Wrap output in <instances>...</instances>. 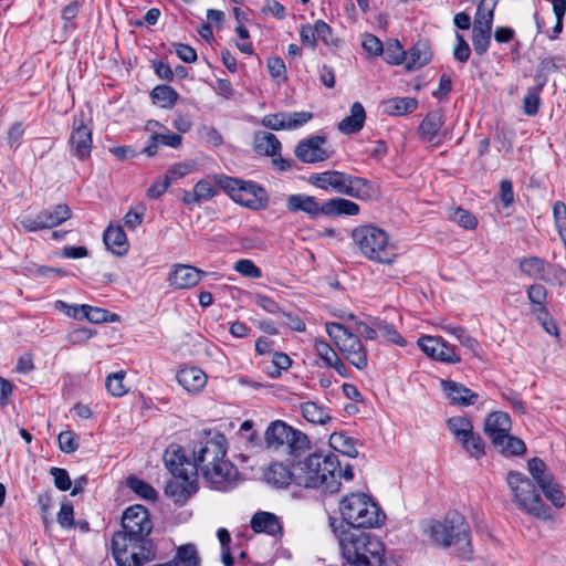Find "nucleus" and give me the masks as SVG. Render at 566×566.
I'll list each match as a JSON object with an SVG mask.
<instances>
[{
	"label": "nucleus",
	"instance_id": "nucleus-1",
	"mask_svg": "<svg viewBox=\"0 0 566 566\" xmlns=\"http://www.w3.org/2000/svg\"><path fill=\"white\" fill-rule=\"evenodd\" d=\"M422 532L438 547H452L461 559H470L473 553L471 528L465 517L458 511L447 513L443 520L424 523Z\"/></svg>",
	"mask_w": 566,
	"mask_h": 566
},
{
	"label": "nucleus",
	"instance_id": "nucleus-2",
	"mask_svg": "<svg viewBox=\"0 0 566 566\" xmlns=\"http://www.w3.org/2000/svg\"><path fill=\"white\" fill-rule=\"evenodd\" d=\"M340 463L333 453H311L293 463V481L304 488L339 490Z\"/></svg>",
	"mask_w": 566,
	"mask_h": 566
},
{
	"label": "nucleus",
	"instance_id": "nucleus-3",
	"mask_svg": "<svg viewBox=\"0 0 566 566\" xmlns=\"http://www.w3.org/2000/svg\"><path fill=\"white\" fill-rule=\"evenodd\" d=\"M338 544L344 559L350 566H382L385 545L380 538L360 530H343Z\"/></svg>",
	"mask_w": 566,
	"mask_h": 566
},
{
	"label": "nucleus",
	"instance_id": "nucleus-4",
	"mask_svg": "<svg viewBox=\"0 0 566 566\" xmlns=\"http://www.w3.org/2000/svg\"><path fill=\"white\" fill-rule=\"evenodd\" d=\"M354 248L364 259L391 265L398 258V247L387 231L371 223L360 224L350 232Z\"/></svg>",
	"mask_w": 566,
	"mask_h": 566
},
{
	"label": "nucleus",
	"instance_id": "nucleus-5",
	"mask_svg": "<svg viewBox=\"0 0 566 566\" xmlns=\"http://www.w3.org/2000/svg\"><path fill=\"white\" fill-rule=\"evenodd\" d=\"M339 512L343 521L352 526L350 530L379 526L385 515L379 506L364 493H352L339 502Z\"/></svg>",
	"mask_w": 566,
	"mask_h": 566
},
{
	"label": "nucleus",
	"instance_id": "nucleus-6",
	"mask_svg": "<svg viewBox=\"0 0 566 566\" xmlns=\"http://www.w3.org/2000/svg\"><path fill=\"white\" fill-rule=\"evenodd\" d=\"M310 182L323 190H332L357 199L369 197L370 184L368 180L337 170H327L313 174Z\"/></svg>",
	"mask_w": 566,
	"mask_h": 566
},
{
	"label": "nucleus",
	"instance_id": "nucleus-7",
	"mask_svg": "<svg viewBox=\"0 0 566 566\" xmlns=\"http://www.w3.org/2000/svg\"><path fill=\"white\" fill-rule=\"evenodd\" d=\"M506 483L513 495L516 506L531 515L539 518H548V507L545 506L533 482L524 474L510 471Z\"/></svg>",
	"mask_w": 566,
	"mask_h": 566
},
{
	"label": "nucleus",
	"instance_id": "nucleus-8",
	"mask_svg": "<svg viewBox=\"0 0 566 566\" xmlns=\"http://www.w3.org/2000/svg\"><path fill=\"white\" fill-rule=\"evenodd\" d=\"M326 333L345 358L356 368L367 367V353L357 335L339 323H326Z\"/></svg>",
	"mask_w": 566,
	"mask_h": 566
},
{
	"label": "nucleus",
	"instance_id": "nucleus-9",
	"mask_svg": "<svg viewBox=\"0 0 566 566\" xmlns=\"http://www.w3.org/2000/svg\"><path fill=\"white\" fill-rule=\"evenodd\" d=\"M220 188L241 206L252 210H261L268 206L269 196L262 187L251 181L224 177L218 180Z\"/></svg>",
	"mask_w": 566,
	"mask_h": 566
},
{
	"label": "nucleus",
	"instance_id": "nucleus-10",
	"mask_svg": "<svg viewBox=\"0 0 566 566\" xmlns=\"http://www.w3.org/2000/svg\"><path fill=\"white\" fill-rule=\"evenodd\" d=\"M164 462L170 473L181 481L182 492L188 491L195 482V465L185 458L181 447L177 444L169 446L164 453ZM179 485L170 482L166 486V493L175 496Z\"/></svg>",
	"mask_w": 566,
	"mask_h": 566
},
{
	"label": "nucleus",
	"instance_id": "nucleus-11",
	"mask_svg": "<svg viewBox=\"0 0 566 566\" xmlns=\"http://www.w3.org/2000/svg\"><path fill=\"white\" fill-rule=\"evenodd\" d=\"M124 547L117 551L115 534L112 538L113 556L118 566H142L155 557L153 543L146 537L127 535Z\"/></svg>",
	"mask_w": 566,
	"mask_h": 566
},
{
	"label": "nucleus",
	"instance_id": "nucleus-12",
	"mask_svg": "<svg viewBox=\"0 0 566 566\" xmlns=\"http://www.w3.org/2000/svg\"><path fill=\"white\" fill-rule=\"evenodd\" d=\"M151 530L153 522L146 507L139 504L127 507L122 517V531L115 533L117 551L124 547L127 535L148 538Z\"/></svg>",
	"mask_w": 566,
	"mask_h": 566
},
{
	"label": "nucleus",
	"instance_id": "nucleus-13",
	"mask_svg": "<svg viewBox=\"0 0 566 566\" xmlns=\"http://www.w3.org/2000/svg\"><path fill=\"white\" fill-rule=\"evenodd\" d=\"M264 438L266 447L273 450L286 446L291 451H298L308 446V439L304 433L281 420H275L269 424Z\"/></svg>",
	"mask_w": 566,
	"mask_h": 566
},
{
	"label": "nucleus",
	"instance_id": "nucleus-14",
	"mask_svg": "<svg viewBox=\"0 0 566 566\" xmlns=\"http://www.w3.org/2000/svg\"><path fill=\"white\" fill-rule=\"evenodd\" d=\"M70 153L80 160L91 156L93 147L92 127L83 112L74 116L69 138Z\"/></svg>",
	"mask_w": 566,
	"mask_h": 566
},
{
	"label": "nucleus",
	"instance_id": "nucleus-15",
	"mask_svg": "<svg viewBox=\"0 0 566 566\" xmlns=\"http://www.w3.org/2000/svg\"><path fill=\"white\" fill-rule=\"evenodd\" d=\"M227 448L223 436H218L207 440L201 447L193 452L195 478L198 472L201 474L203 471L209 470L211 467L217 465L226 458Z\"/></svg>",
	"mask_w": 566,
	"mask_h": 566
},
{
	"label": "nucleus",
	"instance_id": "nucleus-16",
	"mask_svg": "<svg viewBox=\"0 0 566 566\" xmlns=\"http://www.w3.org/2000/svg\"><path fill=\"white\" fill-rule=\"evenodd\" d=\"M71 216L72 210L67 205H57L52 209L39 212L34 217H24L20 222L24 230L32 232L57 227L69 220Z\"/></svg>",
	"mask_w": 566,
	"mask_h": 566
},
{
	"label": "nucleus",
	"instance_id": "nucleus-17",
	"mask_svg": "<svg viewBox=\"0 0 566 566\" xmlns=\"http://www.w3.org/2000/svg\"><path fill=\"white\" fill-rule=\"evenodd\" d=\"M211 489L228 491L234 488L240 474L237 467L226 458L201 474Z\"/></svg>",
	"mask_w": 566,
	"mask_h": 566
},
{
	"label": "nucleus",
	"instance_id": "nucleus-18",
	"mask_svg": "<svg viewBox=\"0 0 566 566\" xmlns=\"http://www.w3.org/2000/svg\"><path fill=\"white\" fill-rule=\"evenodd\" d=\"M417 343L421 350L432 359L447 364H458L461 360L454 347L440 336L423 335Z\"/></svg>",
	"mask_w": 566,
	"mask_h": 566
},
{
	"label": "nucleus",
	"instance_id": "nucleus-19",
	"mask_svg": "<svg viewBox=\"0 0 566 566\" xmlns=\"http://www.w3.org/2000/svg\"><path fill=\"white\" fill-rule=\"evenodd\" d=\"M325 144V137L311 136L297 144L294 154L298 160L305 164L324 161L331 157V153L324 147Z\"/></svg>",
	"mask_w": 566,
	"mask_h": 566
},
{
	"label": "nucleus",
	"instance_id": "nucleus-20",
	"mask_svg": "<svg viewBox=\"0 0 566 566\" xmlns=\"http://www.w3.org/2000/svg\"><path fill=\"white\" fill-rule=\"evenodd\" d=\"M205 276L206 272L192 265L177 264L174 265L168 276V282L178 290L190 289L197 285Z\"/></svg>",
	"mask_w": 566,
	"mask_h": 566
},
{
	"label": "nucleus",
	"instance_id": "nucleus-21",
	"mask_svg": "<svg viewBox=\"0 0 566 566\" xmlns=\"http://www.w3.org/2000/svg\"><path fill=\"white\" fill-rule=\"evenodd\" d=\"M440 386L451 405L468 407L478 400V394L461 382L442 379Z\"/></svg>",
	"mask_w": 566,
	"mask_h": 566
},
{
	"label": "nucleus",
	"instance_id": "nucleus-22",
	"mask_svg": "<svg viewBox=\"0 0 566 566\" xmlns=\"http://www.w3.org/2000/svg\"><path fill=\"white\" fill-rule=\"evenodd\" d=\"M176 379L187 392L196 395L206 387L208 377L199 367L185 366L178 370Z\"/></svg>",
	"mask_w": 566,
	"mask_h": 566
},
{
	"label": "nucleus",
	"instance_id": "nucleus-23",
	"mask_svg": "<svg viewBox=\"0 0 566 566\" xmlns=\"http://www.w3.org/2000/svg\"><path fill=\"white\" fill-rule=\"evenodd\" d=\"M444 124V117L441 112L429 113L419 126L421 139L438 146L441 143V128Z\"/></svg>",
	"mask_w": 566,
	"mask_h": 566
},
{
	"label": "nucleus",
	"instance_id": "nucleus-24",
	"mask_svg": "<svg viewBox=\"0 0 566 566\" xmlns=\"http://www.w3.org/2000/svg\"><path fill=\"white\" fill-rule=\"evenodd\" d=\"M286 208L291 212L302 211L312 218L323 214V205H319L315 197L307 195H291L286 200Z\"/></svg>",
	"mask_w": 566,
	"mask_h": 566
},
{
	"label": "nucleus",
	"instance_id": "nucleus-25",
	"mask_svg": "<svg viewBox=\"0 0 566 566\" xmlns=\"http://www.w3.org/2000/svg\"><path fill=\"white\" fill-rule=\"evenodd\" d=\"M218 193V187L209 178L199 180L192 190L184 191L182 201L186 205H199L212 199Z\"/></svg>",
	"mask_w": 566,
	"mask_h": 566
},
{
	"label": "nucleus",
	"instance_id": "nucleus-26",
	"mask_svg": "<svg viewBox=\"0 0 566 566\" xmlns=\"http://www.w3.org/2000/svg\"><path fill=\"white\" fill-rule=\"evenodd\" d=\"M510 430L511 419L505 412H492L485 420L484 431L485 434L491 439L492 443L495 441H501L500 438L509 433Z\"/></svg>",
	"mask_w": 566,
	"mask_h": 566
},
{
	"label": "nucleus",
	"instance_id": "nucleus-27",
	"mask_svg": "<svg viewBox=\"0 0 566 566\" xmlns=\"http://www.w3.org/2000/svg\"><path fill=\"white\" fill-rule=\"evenodd\" d=\"M105 245L116 255H125L129 250L126 233L120 226H109L103 234Z\"/></svg>",
	"mask_w": 566,
	"mask_h": 566
},
{
	"label": "nucleus",
	"instance_id": "nucleus-28",
	"mask_svg": "<svg viewBox=\"0 0 566 566\" xmlns=\"http://www.w3.org/2000/svg\"><path fill=\"white\" fill-rule=\"evenodd\" d=\"M366 113L359 102H355L350 107V114L338 123V129L343 134L358 133L365 124Z\"/></svg>",
	"mask_w": 566,
	"mask_h": 566
},
{
	"label": "nucleus",
	"instance_id": "nucleus-29",
	"mask_svg": "<svg viewBox=\"0 0 566 566\" xmlns=\"http://www.w3.org/2000/svg\"><path fill=\"white\" fill-rule=\"evenodd\" d=\"M251 528L255 533H266L269 535H276L282 531L277 516L269 512L255 513L251 520Z\"/></svg>",
	"mask_w": 566,
	"mask_h": 566
},
{
	"label": "nucleus",
	"instance_id": "nucleus-30",
	"mask_svg": "<svg viewBox=\"0 0 566 566\" xmlns=\"http://www.w3.org/2000/svg\"><path fill=\"white\" fill-rule=\"evenodd\" d=\"M432 53L426 42H417L406 54L408 70H418L431 61Z\"/></svg>",
	"mask_w": 566,
	"mask_h": 566
},
{
	"label": "nucleus",
	"instance_id": "nucleus-31",
	"mask_svg": "<svg viewBox=\"0 0 566 566\" xmlns=\"http://www.w3.org/2000/svg\"><path fill=\"white\" fill-rule=\"evenodd\" d=\"M359 213V206L344 198H333L323 203L324 216H356Z\"/></svg>",
	"mask_w": 566,
	"mask_h": 566
},
{
	"label": "nucleus",
	"instance_id": "nucleus-32",
	"mask_svg": "<svg viewBox=\"0 0 566 566\" xmlns=\"http://www.w3.org/2000/svg\"><path fill=\"white\" fill-rule=\"evenodd\" d=\"M200 566L201 559L197 547L193 544H185L177 548L175 558L166 564H159L156 566Z\"/></svg>",
	"mask_w": 566,
	"mask_h": 566
},
{
	"label": "nucleus",
	"instance_id": "nucleus-33",
	"mask_svg": "<svg viewBox=\"0 0 566 566\" xmlns=\"http://www.w3.org/2000/svg\"><path fill=\"white\" fill-rule=\"evenodd\" d=\"M254 149L265 156L280 155L281 143L275 135L269 132H260L254 137Z\"/></svg>",
	"mask_w": 566,
	"mask_h": 566
},
{
	"label": "nucleus",
	"instance_id": "nucleus-34",
	"mask_svg": "<svg viewBox=\"0 0 566 566\" xmlns=\"http://www.w3.org/2000/svg\"><path fill=\"white\" fill-rule=\"evenodd\" d=\"M418 106L413 97H394L384 102V111L391 116H402L412 113Z\"/></svg>",
	"mask_w": 566,
	"mask_h": 566
},
{
	"label": "nucleus",
	"instance_id": "nucleus-35",
	"mask_svg": "<svg viewBox=\"0 0 566 566\" xmlns=\"http://www.w3.org/2000/svg\"><path fill=\"white\" fill-rule=\"evenodd\" d=\"M497 0H481L476 8L473 27L492 30Z\"/></svg>",
	"mask_w": 566,
	"mask_h": 566
},
{
	"label": "nucleus",
	"instance_id": "nucleus-36",
	"mask_svg": "<svg viewBox=\"0 0 566 566\" xmlns=\"http://www.w3.org/2000/svg\"><path fill=\"white\" fill-rule=\"evenodd\" d=\"M265 479L273 485L286 486L293 480V465L289 469L282 463H273L269 467Z\"/></svg>",
	"mask_w": 566,
	"mask_h": 566
},
{
	"label": "nucleus",
	"instance_id": "nucleus-37",
	"mask_svg": "<svg viewBox=\"0 0 566 566\" xmlns=\"http://www.w3.org/2000/svg\"><path fill=\"white\" fill-rule=\"evenodd\" d=\"M303 417L312 423L325 424L331 420V415L327 409L313 401H307L301 405Z\"/></svg>",
	"mask_w": 566,
	"mask_h": 566
},
{
	"label": "nucleus",
	"instance_id": "nucleus-38",
	"mask_svg": "<svg viewBox=\"0 0 566 566\" xmlns=\"http://www.w3.org/2000/svg\"><path fill=\"white\" fill-rule=\"evenodd\" d=\"M521 271L530 276L539 280H549L551 275L546 274L547 262L544 260L531 256L525 258L520 263Z\"/></svg>",
	"mask_w": 566,
	"mask_h": 566
},
{
	"label": "nucleus",
	"instance_id": "nucleus-39",
	"mask_svg": "<svg viewBox=\"0 0 566 566\" xmlns=\"http://www.w3.org/2000/svg\"><path fill=\"white\" fill-rule=\"evenodd\" d=\"M440 328L448 333L449 335H452L455 337L460 344L468 349H470L472 353L476 354L480 345L479 342L470 336L465 329L460 325H451V324H441Z\"/></svg>",
	"mask_w": 566,
	"mask_h": 566
},
{
	"label": "nucleus",
	"instance_id": "nucleus-40",
	"mask_svg": "<svg viewBox=\"0 0 566 566\" xmlns=\"http://www.w3.org/2000/svg\"><path fill=\"white\" fill-rule=\"evenodd\" d=\"M501 441L493 442V446L504 455H518L525 452L524 442L509 433L500 438Z\"/></svg>",
	"mask_w": 566,
	"mask_h": 566
},
{
	"label": "nucleus",
	"instance_id": "nucleus-41",
	"mask_svg": "<svg viewBox=\"0 0 566 566\" xmlns=\"http://www.w3.org/2000/svg\"><path fill=\"white\" fill-rule=\"evenodd\" d=\"M150 96L154 103L163 108H171L178 99V93L168 85H157L153 88Z\"/></svg>",
	"mask_w": 566,
	"mask_h": 566
},
{
	"label": "nucleus",
	"instance_id": "nucleus-42",
	"mask_svg": "<svg viewBox=\"0 0 566 566\" xmlns=\"http://www.w3.org/2000/svg\"><path fill=\"white\" fill-rule=\"evenodd\" d=\"M329 446L336 450L348 457H356L357 450L354 443V440L350 437L342 432H334L329 437Z\"/></svg>",
	"mask_w": 566,
	"mask_h": 566
},
{
	"label": "nucleus",
	"instance_id": "nucleus-43",
	"mask_svg": "<svg viewBox=\"0 0 566 566\" xmlns=\"http://www.w3.org/2000/svg\"><path fill=\"white\" fill-rule=\"evenodd\" d=\"M447 426L459 443L473 431L472 422L468 418L461 416L449 418Z\"/></svg>",
	"mask_w": 566,
	"mask_h": 566
},
{
	"label": "nucleus",
	"instance_id": "nucleus-44",
	"mask_svg": "<svg viewBox=\"0 0 566 566\" xmlns=\"http://www.w3.org/2000/svg\"><path fill=\"white\" fill-rule=\"evenodd\" d=\"M527 469L539 488L553 479V475L547 469L546 464L538 458L528 460Z\"/></svg>",
	"mask_w": 566,
	"mask_h": 566
},
{
	"label": "nucleus",
	"instance_id": "nucleus-45",
	"mask_svg": "<svg viewBox=\"0 0 566 566\" xmlns=\"http://www.w3.org/2000/svg\"><path fill=\"white\" fill-rule=\"evenodd\" d=\"M81 313L85 318L95 324L115 322L117 318L115 314H111L104 308L94 307L86 304L81 305Z\"/></svg>",
	"mask_w": 566,
	"mask_h": 566
},
{
	"label": "nucleus",
	"instance_id": "nucleus-46",
	"mask_svg": "<svg viewBox=\"0 0 566 566\" xmlns=\"http://www.w3.org/2000/svg\"><path fill=\"white\" fill-rule=\"evenodd\" d=\"M492 30L482 29L481 27L472 28V44L475 53L480 56L486 53L491 43Z\"/></svg>",
	"mask_w": 566,
	"mask_h": 566
},
{
	"label": "nucleus",
	"instance_id": "nucleus-47",
	"mask_svg": "<svg viewBox=\"0 0 566 566\" xmlns=\"http://www.w3.org/2000/svg\"><path fill=\"white\" fill-rule=\"evenodd\" d=\"M527 297L533 305V313H541L542 308H546L547 291L544 285L535 283L527 289Z\"/></svg>",
	"mask_w": 566,
	"mask_h": 566
},
{
	"label": "nucleus",
	"instance_id": "nucleus-48",
	"mask_svg": "<svg viewBox=\"0 0 566 566\" xmlns=\"http://www.w3.org/2000/svg\"><path fill=\"white\" fill-rule=\"evenodd\" d=\"M449 219L467 230H473L478 226L476 218L460 207L449 210Z\"/></svg>",
	"mask_w": 566,
	"mask_h": 566
},
{
	"label": "nucleus",
	"instance_id": "nucleus-49",
	"mask_svg": "<svg viewBox=\"0 0 566 566\" xmlns=\"http://www.w3.org/2000/svg\"><path fill=\"white\" fill-rule=\"evenodd\" d=\"M125 371L120 370L107 376L105 386L107 391L114 397H123L128 389L124 384Z\"/></svg>",
	"mask_w": 566,
	"mask_h": 566
},
{
	"label": "nucleus",
	"instance_id": "nucleus-50",
	"mask_svg": "<svg viewBox=\"0 0 566 566\" xmlns=\"http://www.w3.org/2000/svg\"><path fill=\"white\" fill-rule=\"evenodd\" d=\"M460 444L473 458L479 459L484 454V442L480 434L472 431Z\"/></svg>",
	"mask_w": 566,
	"mask_h": 566
},
{
	"label": "nucleus",
	"instance_id": "nucleus-51",
	"mask_svg": "<svg viewBox=\"0 0 566 566\" xmlns=\"http://www.w3.org/2000/svg\"><path fill=\"white\" fill-rule=\"evenodd\" d=\"M558 69L557 60L555 57H544L539 61L536 73L535 82L543 88L547 82V74L555 72Z\"/></svg>",
	"mask_w": 566,
	"mask_h": 566
},
{
	"label": "nucleus",
	"instance_id": "nucleus-52",
	"mask_svg": "<svg viewBox=\"0 0 566 566\" xmlns=\"http://www.w3.org/2000/svg\"><path fill=\"white\" fill-rule=\"evenodd\" d=\"M127 486L137 495L145 500L154 501L157 496V492L155 489L148 484L147 482L139 480L137 478H128L127 479Z\"/></svg>",
	"mask_w": 566,
	"mask_h": 566
},
{
	"label": "nucleus",
	"instance_id": "nucleus-53",
	"mask_svg": "<svg viewBox=\"0 0 566 566\" xmlns=\"http://www.w3.org/2000/svg\"><path fill=\"white\" fill-rule=\"evenodd\" d=\"M545 497L552 502L556 507H563L565 505V495L559 489L558 484L554 481V478L548 483L541 486Z\"/></svg>",
	"mask_w": 566,
	"mask_h": 566
},
{
	"label": "nucleus",
	"instance_id": "nucleus-54",
	"mask_svg": "<svg viewBox=\"0 0 566 566\" xmlns=\"http://www.w3.org/2000/svg\"><path fill=\"white\" fill-rule=\"evenodd\" d=\"M542 88H539V85H536V87L531 88L527 94L523 98V111L528 116H534L538 112L539 107V93Z\"/></svg>",
	"mask_w": 566,
	"mask_h": 566
},
{
	"label": "nucleus",
	"instance_id": "nucleus-55",
	"mask_svg": "<svg viewBox=\"0 0 566 566\" xmlns=\"http://www.w3.org/2000/svg\"><path fill=\"white\" fill-rule=\"evenodd\" d=\"M313 117V114L310 112H293L285 113L284 112V120H285V129L292 130L297 129L310 122Z\"/></svg>",
	"mask_w": 566,
	"mask_h": 566
},
{
	"label": "nucleus",
	"instance_id": "nucleus-56",
	"mask_svg": "<svg viewBox=\"0 0 566 566\" xmlns=\"http://www.w3.org/2000/svg\"><path fill=\"white\" fill-rule=\"evenodd\" d=\"M233 269L240 273L241 275L250 279H259L262 276V272L259 266H256L251 260L249 259H241L238 260Z\"/></svg>",
	"mask_w": 566,
	"mask_h": 566
},
{
	"label": "nucleus",
	"instance_id": "nucleus-57",
	"mask_svg": "<svg viewBox=\"0 0 566 566\" xmlns=\"http://www.w3.org/2000/svg\"><path fill=\"white\" fill-rule=\"evenodd\" d=\"M314 348L326 367L332 365V361L338 356L331 345L323 339L316 338L314 342Z\"/></svg>",
	"mask_w": 566,
	"mask_h": 566
},
{
	"label": "nucleus",
	"instance_id": "nucleus-58",
	"mask_svg": "<svg viewBox=\"0 0 566 566\" xmlns=\"http://www.w3.org/2000/svg\"><path fill=\"white\" fill-rule=\"evenodd\" d=\"M455 41L457 43L453 48V57L461 63L468 62L471 55V49L468 42L460 33H455Z\"/></svg>",
	"mask_w": 566,
	"mask_h": 566
},
{
	"label": "nucleus",
	"instance_id": "nucleus-59",
	"mask_svg": "<svg viewBox=\"0 0 566 566\" xmlns=\"http://www.w3.org/2000/svg\"><path fill=\"white\" fill-rule=\"evenodd\" d=\"M313 31L316 34V39L321 40L327 45L335 44L331 27L323 20H317L313 25Z\"/></svg>",
	"mask_w": 566,
	"mask_h": 566
},
{
	"label": "nucleus",
	"instance_id": "nucleus-60",
	"mask_svg": "<svg viewBox=\"0 0 566 566\" xmlns=\"http://www.w3.org/2000/svg\"><path fill=\"white\" fill-rule=\"evenodd\" d=\"M536 318L547 334L558 337L559 332L557 324L555 319L549 315L547 308H542L541 313L536 314Z\"/></svg>",
	"mask_w": 566,
	"mask_h": 566
},
{
	"label": "nucleus",
	"instance_id": "nucleus-61",
	"mask_svg": "<svg viewBox=\"0 0 566 566\" xmlns=\"http://www.w3.org/2000/svg\"><path fill=\"white\" fill-rule=\"evenodd\" d=\"M268 70L273 78L286 80V66L284 61L279 56H273L268 60Z\"/></svg>",
	"mask_w": 566,
	"mask_h": 566
},
{
	"label": "nucleus",
	"instance_id": "nucleus-62",
	"mask_svg": "<svg viewBox=\"0 0 566 566\" xmlns=\"http://www.w3.org/2000/svg\"><path fill=\"white\" fill-rule=\"evenodd\" d=\"M50 472L54 478V484L59 490L67 491L71 489L72 482L66 470L61 468H52Z\"/></svg>",
	"mask_w": 566,
	"mask_h": 566
},
{
	"label": "nucleus",
	"instance_id": "nucleus-63",
	"mask_svg": "<svg viewBox=\"0 0 566 566\" xmlns=\"http://www.w3.org/2000/svg\"><path fill=\"white\" fill-rule=\"evenodd\" d=\"M57 523L63 528H71L74 524V510L72 504L63 503L60 512L57 513Z\"/></svg>",
	"mask_w": 566,
	"mask_h": 566
},
{
	"label": "nucleus",
	"instance_id": "nucleus-64",
	"mask_svg": "<svg viewBox=\"0 0 566 566\" xmlns=\"http://www.w3.org/2000/svg\"><path fill=\"white\" fill-rule=\"evenodd\" d=\"M192 170V165L189 164V163H178V164H175L172 165L167 174H166V177L169 179L170 182L179 179V178H182L185 176H187L188 174H190Z\"/></svg>",
	"mask_w": 566,
	"mask_h": 566
}]
</instances>
